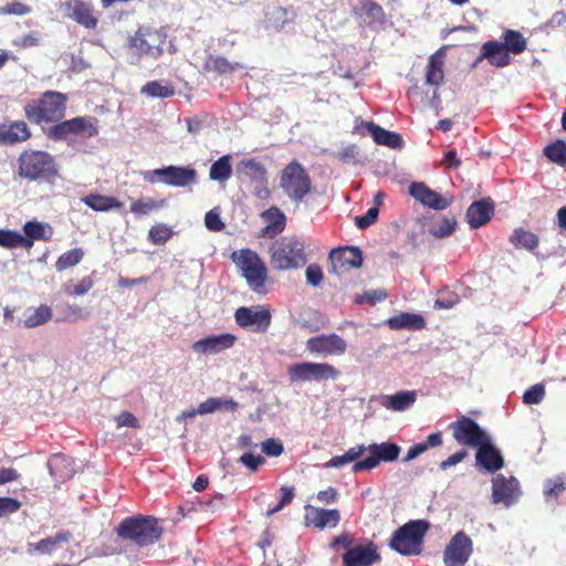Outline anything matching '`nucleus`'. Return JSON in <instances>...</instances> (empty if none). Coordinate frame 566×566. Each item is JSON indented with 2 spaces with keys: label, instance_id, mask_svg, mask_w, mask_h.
<instances>
[{
  "label": "nucleus",
  "instance_id": "1",
  "mask_svg": "<svg viewBox=\"0 0 566 566\" xmlns=\"http://www.w3.org/2000/svg\"><path fill=\"white\" fill-rule=\"evenodd\" d=\"M67 95L57 91H46L24 106L25 117L34 124L60 123L65 116Z\"/></svg>",
  "mask_w": 566,
  "mask_h": 566
},
{
  "label": "nucleus",
  "instance_id": "2",
  "mask_svg": "<svg viewBox=\"0 0 566 566\" xmlns=\"http://www.w3.org/2000/svg\"><path fill=\"white\" fill-rule=\"evenodd\" d=\"M118 537L129 541L139 547H145L158 542L163 535V528L158 520L148 515H136L124 518L116 527Z\"/></svg>",
  "mask_w": 566,
  "mask_h": 566
},
{
  "label": "nucleus",
  "instance_id": "3",
  "mask_svg": "<svg viewBox=\"0 0 566 566\" xmlns=\"http://www.w3.org/2000/svg\"><path fill=\"white\" fill-rule=\"evenodd\" d=\"M18 175L29 181L51 180L59 175V169L50 153L24 149L18 157Z\"/></svg>",
  "mask_w": 566,
  "mask_h": 566
},
{
  "label": "nucleus",
  "instance_id": "4",
  "mask_svg": "<svg viewBox=\"0 0 566 566\" xmlns=\"http://www.w3.org/2000/svg\"><path fill=\"white\" fill-rule=\"evenodd\" d=\"M270 262L273 269L286 271L302 268L306 263L304 243L296 238H282L270 248Z\"/></svg>",
  "mask_w": 566,
  "mask_h": 566
},
{
  "label": "nucleus",
  "instance_id": "5",
  "mask_svg": "<svg viewBox=\"0 0 566 566\" xmlns=\"http://www.w3.org/2000/svg\"><path fill=\"white\" fill-rule=\"evenodd\" d=\"M428 528L423 520L410 521L392 534L389 546L401 555H418Z\"/></svg>",
  "mask_w": 566,
  "mask_h": 566
},
{
  "label": "nucleus",
  "instance_id": "6",
  "mask_svg": "<svg viewBox=\"0 0 566 566\" xmlns=\"http://www.w3.org/2000/svg\"><path fill=\"white\" fill-rule=\"evenodd\" d=\"M280 187L295 203H300L311 193L312 179L305 168L296 160L287 164L281 171Z\"/></svg>",
  "mask_w": 566,
  "mask_h": 566
},
{
  "label": "nucleus",
  "instance_id": "7",
  "mask_svg": "<svg viewBox=\"0 0 566 566\" xmlns=\"http://www.w3.org/2000/svg\"><path fill=\"white\" fill-rule=\"evenodd\" d=\"M232 260L237 263L242 276L254 292H261L266 282L268 269L259 254L250 249L232 253Z\"/></svg>",
  "mask_w": 566,
  "mask_h": 566
},
{
  "label": "nucleus",
  "instance_id": "8",
  "mask_svg": "<svg viewBox=\"0 0 566 566\" xmlns=\"http://www.w3.org/2000/svg\"><path fill=\"white\" fill-rule=\"evenodd\" d=\"M98 134V119L92 116H78L51 126L48 137L53 140H65L70 136L92 138Z\"/></svg>",
  "mask_w": 566,
  "mask_h": 566
},
{
  "label": "nucleus",
  "instance_id": "9",
  "mask_svg": "<svg viewBox=\"0 0 566 566\" xmlns=\"http://www.w3.org/2000/svg\"><path fill=\"white\" fill-rule=\"evenodd\" d=\"M287 374L291 381H325L335 380L340 371L327 363H298L289 367Z\"/></svg>",
  "mask_w": 566,
  "mask_h": 566
},
{
  "label": "nucleus",
  "instance_id": "10",
  "mask_svg": "<svg viewBox=\"0 0 566 566\" xmlns=\"http://www.w3.org/2000/svg\"><path fill=\"white\" fill-rule=\"evenodd\" d=\"M166 35L151 28L140 27L129 39V48L134 49L139 55H150L158 57L164 52Z\"/></svg>",
  "mask_w": 566,
  "mask_h": 566
},
{
  "label": "nucleus",
  "instance_id": "11",
  "mask_svg": "<svg viewBox=\"0 0 566 566\" xmlns=\"http://www.w3.org/2000/svg\"><path fill=\"white\" fill-rule=\"evenodd\" d=\"M449 429L459 444L471 448L481 444L489 437L475 420L467 416H460L449 424Z\"/></svg>",
  "mask_w": 566,
  "mask_h": 566
},
{
  "label": "nucleus",
  "instance_id": "12",
  "mask_svg": "<svg viewBox=\"0 0 566 566\" xmlns=\"http://www.w3.org/2000/svg\"><path fill=\"white\" fill-rule=\"evenodd\" d=\"M235 323L252 333H265L272 322V315L265 306H241L234 312Z\"/></svg>",
  "mask_w": 566,
  "mask_h": 566
},
{
  "label": "nucleus",
  "instance_id": "13",
  "mask_svg": "<svg viewBox=\"0 0 566 566\" xmlns=\"http://www.w3.org/2000/svg\"><path fill=\"white\" fill-rule=\"evenodd\" d=\"M400 450V447L392 442L373 443L368 446L370 455L354 463L353 471H369L377 468L381 461L392 462L398 459Z\"/></svg>",
  "mask_w": 566,
  "mask_h": 566
},
{
  "label": "nucleus",
  "instance_id": "14",
  "mask_svg": "<svg viewBox=\"0 0 566 566\" xmlns=\"http://www.w3.org/2000/svg\"><path fill=\"white\" fill-rule=\"evenodd\" d=\"M473 553V542L463 532H457L443 552L446 566H464Z\"/></svg>",
  "mask_w": 566,
  "mask_h": 566
},
{
  "label": "nucleus",
  "instance_id": "15",
  "mask_svg": "<svg viewBox=\"0 0 566 566\" xmlns=\"http://www.w3.org/2000/svg\"><path fill=\"white\" fill-rule=\"evenodd\" d=\"M61 9L66 17L86 29L94 30L98 24V18L91 1L67 0L62 3Z\"/></svg>",
  "mask_w": 566,
  "mask_h": 566
},
{
  "label": "nucleus",
  "instance_id": "16",
  "mask_svg": "<svg viewBox=\"0 0 566 566\" xmlns=\"http://www.w3.org/2000/svg\"><path fill=\"white\" fill-rule=\"evenodd\" d=\"M306 349L323 356H340L347 349L346 342L337 334H321L306 340Z\"/></svg>",
  "mask_w": 566,
  "mask_h": 566
},
{
  "label": "nucleus",
  "instance_id": "17",
  "mask_svg": "<svg viewBox=\"0 0 566 566\" xmlns=\"http://www.w3.org/2000/svg\"><path fill=\"white\" fill-rule=\"evenodd\" d=\"M342 560L344 566H373L380 560V554L374 542L366 541L346 551Z\"/></svg>",
  "mask_w": 566,
  "mask_h": 566
},
{
  "label": "nucleus",
  "instance_id": "18",
  "mask_svg": "<svg viewBox=\"0 0 566 566\" xmlns=\"http://www.w3.org/2000/svg\"><path fill=\"white\" fill-rule=\"evenodd\" d=\"M520 483L516 478H505L503 474H497L492 480V500L493 503H503L505 506H511L518 499Z\"/></svg>",
  "mask_w": 566,
  "mask_h": 566
},
{
  "label": "nucleus",
  "instance_id": "19",
  "mask_svg": "<svg viewBox=\"0 0 566 566\" xmlns=\"http://www.w3.org/2000/svg\"><path fill=\"white\" fill-rule=\"evenodd\" d=\"M329 260L333 272L339 274L350 269L360 268L363 264V254L356 247H345L332 250L329 252Z\"/></svg>",
  "mask_w": 566,
  "mask_h": 566
},
{
  "label": "nucleus",
  "instance_id": "20",
  "mask_svg": "<svg viewBox=\"0 0 566 566\" xmlns=\"http://www.w3.org/2000/svg\"><path fill=\"white\" fill-rule=\"evenodd\" d=\"M410 196L434 210H443L448 208L451 201L441 196L436 190L430 189L423 182L413 181L409 186Z\"/></svg>",
  "mask_w": 566,
  "mask_h": 566
},
{
  "label": "nucleus",
  "instance_id": "21",
  "mask_svg": "<svg viewBox=\"0 0 566 566\" xmlns=\"http://www.w3.org/2000/svg\"><path fill=\"white\" fill-rule=\"evenodd\" d=\"M305 524L323 530L326 527H336L340 521V513L338 510L318 509L312 505L305 506Z\"/></svg>",
  "mask_w": 566,
  "mask_h": 566
},
{
  "label": "nucleus",
  "instance_id": "22",
  "mask_svg": "<svg viewBox=\"0 0 566 566\" xmlns=\"http://www.w3.org/2000/svg\"><path fill=\"white\" fill-rule=\"evenodd\" d=\"M483 60H488L494 67H505L511 63V55L501 41L490 40L482 44L474 65Z\"/></svg>",
  "mask_w": 566,
  "mask_h": 566
},
{
  "label": "nucleus",
  "instance_id": "23",
  "mask_svg": "<svg viewBox=\"0 0 566 566\" xmlns=\"http://www.w3.org/2000/svg\"><path fill=\"white\" fill-rule=\"evenodd\" d=\"M476 463L489 472H496L504 467V459L499 449H496L488 437L485 441L475 447Z\"/></svg>",
  "mask_w": 566,
  "mask_h": 566
},
{
  "label": "nucleus",
  "instance_id": "24",
  "mask_svg": "<svg viewBox=\"0 0 566 566\" xmlns=\"http://www.w3.org/2000/svg\"><path fill=\"white\" fill-rule=\"evenodd\" d=\"M494 214V202L491 198H483L472 202L467 210V221L472 229L486 224Z\"/></svg>",
  "mask_w": 566,
  "mask_h": 566
},
{
  "label": "nucleus",
  "instance_id": "25",
  "mask_svg": "<svg viewBox=\"0 0 566 566\" xmlns=\"http://www.w3.org/2000/svg\"><path fill=\"white\" fill-rule=\"evenodd\" d=\"M237 337L230 333H223L217 336H208L192 344V349L199 354H217L231 348Z\"/></svg>",
  "mask_w": 566,
  "mask_h": 566
},
{
  "label": "nucleus",
  "instance_id": "26",
  "mask_svg": "<svg viewBox=\"0 0 566 566\" xmlns=\"http://www.w3.org/2000/svg\"><path fill=\"white\" fill-rule=\"evenodd\" d=\"M31 137V130L24 120H13L0 124V144L15 145L27 142Z\"/></svg>",
  "mask_w": 566,
  "mask_h": 566
},
{
  "label": "nucleus",
  "instance_id": "27",
  "mask_svg": "<svg viewBox=\"0 0 566 566\" xmlns=\"http://www.w3.org/2000/svg\"><path fill=\"white\" fill-rule=\"evenodd\" d=\"M73 464L72 458L63 453H55L48 460L50 474L59 483H63L74 475L75 469Z\"/></svg>",
  "mask_w": 566,
  "mask_h": 566
},
{
  "label": "nucleus",
  "instance_id": "28",
  "mask_svg": "<svg viewBox=\"0 0 566 566\" xmlns=\"http://www.w3.org/2000/svg\"><path fill=\"white\" fill-rule=\"evenodd\" d=\"M72 538V533L70 531H62L56 533L54 536H50L39 541L38 543H28L27 552L32 554L40 555H51L55 552L62 543H67Z\"/></svg>",
  "mask_w": 566,
  "mask_h": 566
},
{
  "label": "nucleus",
  "instance_id": "29",
  "mask_svg": "<svg viewBox=\"0 0 566 566\" xmlns=\"http://www.w3.org/2000/svg\"><path fill=\"white\" fill-rule=\"evenodd\" d=\"M444 57L443 49H439L429 56L426 66V84L431 86H440L444 80Z\"/></svg>",
  "mask_w": 566,
  "mask_h": 566
},
{
  "label": "nucleus",
  "instance_id": "30",
  "mask_svg": "<svg viewBox=\"0 0 566 566\" xmlns=\"http://www.w3.org/2000/svg\"><path fill=\"white\" fill-rule=\"evenodd\" d=\"M165 184L172 187H186L196 182L197 171L190 167H166Z\"/></svg>",
  "mask_w": 566,
  "mask_h": 566
},
{
  "label": "nucleus",
  "instance_id": "31",
  "mask_svg": "<svg viewBox=\"0 0 566 566\" xmlns=\"http://www.w3.org/2000/svg\"><path fill=\"white\" fill-rule=\"evenodd\" d=\"M262 217L269 223L261 229V237L274 238L284 230L286 218L277 207H271L262 213Z\"/></svg>",
  "mask_w": 566,
  "mask_h": 566
},
{
  "label": "nucleus",
  "instance_id": "32",
  "mask_svg": "<svg viewBox=\"0 0 566 566\" xmlns=\"http://www.w3.org/2000/svg\"><path fill=\"white\" fill-rule=\"evenodd\" d=\"M391 329L420 331L426 327V321L422 315L416 313H400L387 321Z\"/></svg>",
  "mask_w": 566,
  "mask_h": 566
},
{
  "label": "nucleus",
  "instance_id": "33",
  "mask_svg": "<svg viewBox=\"0 0 566 566\" xmlns=\"http://www.w3.org/2000/svg\"><path fill=\"white\" fill-rule=\"evenodd\" d=\"M82 201L96 212H108L123 208V202L113 196L101 193H88L82 198Z\"/></svg>",
  "mask_w": 566,
  "mask_h": 566
},
{
  "label": "nucleus",
  "instance_id": "34",
  "mask_svg": "<svg viewBox=\"0 0 566 566\" xmlns=\"http://www.w3.org/2000/svg\"><path fill=\"white\" fill-rule=\"evenodd\" d=\"M417 399L415 390L398 391L395 395H387L381 398V406L392 411H403L410 408Z\"/></svg>",
  "mask_w": 566,
  "mask_h": 566
},
{
  "label": "nucleus",
  "instance_id": "35",
  "mask_svg": "<svg viewBox=\"0 0 566 566\" xmlns=\"http://www.w3.org/2000/svg\"><path fill=\"white\" fill-rule=\"evenodd\" d=\"M365 126L376 144L388 146L394 149L402 146V137L398 133L387 130L373 122H367Z\"/></svg>",
  "mask_w": 566,
  "mask_h": 566
},
{
  "label": "nucleus",
  "instance_id": "36",
  "mask_svg": "<svg viewBox=\"0 0 566 566\" xmlns=\"http://www.w3.org/2000/svg\"><path fill=\"white\" fill-rule=\"evenodd\" d=\"M296 13L284 7H275L272 11L266 13L268 28L276 32L282 31L286 25L294 22Z\"/></svg>",
  "mask_w": 566,
  "mask_h": 566
},
{
  "label": "nucleus",
  "instance_id": "37",
  "mask_svg": "<svg viewBox=\"0 0 566 566\" xmlns=\"http://www.w3.org/2000/svg\"><path fill=\"white\" fill-rule=\"evenodd\" d=\"M167 207L166 199H154L150 197H140L136 200H133L130 203V212L137 217L148 216L153 212H156L163 208Z\"/></svg>",
  "mask_w": 566,
  "mask_h": 566
},
{
  "label": "nucleus",
  "instance_id": "38",
  "mask_svg": "<svg viewBox=\"0 0 566 566\" xmlns=\"http://www.w3.org/2000/svg\"><path fill=\"white\" fill-rule=\"evenodd\" d=\"M237 171L255 184L266 181V168L255 159L241 160L237 166Z\"/></svg>",
  "mask_w": 566,
  "mask_h": 566
},
{
  "label": "nucleus",
  "instance_id": "39",
  "mask_svg": "<svg viewBox=\"0 0 566 566\" xmlns=\"http://www.w3.org/2000/svg\"><path fill=\"white\" fill-rule=\"evenodd\" d=\"M509 241L514 248L524 249L530 252L534 251L539 244L537 234L523 228L514 229Z\"/></svg>",
  "mask_w": 566,
  "mask_h": 566
},
{
  "label": "nucleus",
  "instance_id": "40",
  "mask_svg": "<svg viewBox=\"0 0 566 566\" xmlns=\"http://www.w3.org/2000/svg\"><path fill=\"white\" fill-rule=\"evenodd\" d=\"M566 490V473H560L545 480L543 485V496L546 502H557L558 497Z\"/></svg>",
  "mask_w": 566,
  "mask_h": 566
},
{
  "label": "nucleus",
  "instance_id": "41",
  "mask_svg": "<svg viewBox=\"0 0 566 566\" xmlns=\"http://www.w3.org/2000/svg\"><path fill=\"white\" fill-rule=\"evenodd\" d=\"M502 38V44L510 54L518 55L527 48V41L520 31L512 29L505 30Z\"/></svg>",
  "mask_w": 566,
  "mask_h": 566
},
{
  "label": "nucleus",
  "instance_id": "42",
  "mask_svg": "<svg viewBox=\"0 0 566 566\" xmlns=\"http://www.w3.org/2000/svg\"><path fill=\"white\" fill-rule=\"evenodd\" d=\"M443 442L442 440V433L440 431L431 433L427 437L426 441L415 443L411 446L403 458L405 462H409L420 454L424 453L430 448L439 447Z\"/></svg>",
  "mask_w": 566,
  "mask_h": 566
},
{
  "label": "nucleus",
  "instance_id": "43",
  "mask_svg": "<svg viewBox=\"0 0 566 566\" xmlns=\"http://www.w3.org/2000/svg\"><path fill=\"white\" fill-rule=\"evenodd\" d=\"M231 160V155L221 156L211 165L209 178L218 182H226L232 175Z\"/></svg>",
  "mask_w": 566,
  "mask_h": 566
},
{
  "label": "nucleus",
  "instance_id": "44",
  "mask_svg": "<svg viewBox=\"0 0 566 566\" xmlns=\"http://www.w3.org/2000/svg\"><path fill=\"white\" fill-rule=\"evenodd\" d=\"M0 247L10 250L21 247L30 250L31 243L28 239H24L23 234L15 230L0 229Z\"/></svg>",
  "mask_w": 566,
  "mask_h": 566
},
{
  "label": "nucleus",
  "instance_id": "45",
  "mask_svg": "<svg viewBox=\"0 0 566 566\" xmlns=\"http://www.w3.org/2000/svg\"><path fill=\"white\" fill-rule=\"evenodd\" d=\"M84 251L82 248H74L61 254L56 262L55 269L57 272H63L72 266L77 265L84 258Z\"/></svg>",
  "mask_w": 566,
  "mask_h": 566
},
{
  "label": "nucleus",
  "instance_id": "46",
  "mask_svg": "<svg viewBox=\"0 0 566 566\" xmlns=\"http://www.w3.org/2000/svg\"><path fill=\"white\" fill-rule=\"evenodd\" d=\"M52 308L49 305L42 304L31 311L25 317L23 324L28 328L38 327L52 318Z\"/></svg>",
  "mask_w": 566,
  "mask_h": 566
},
{
  "label": "nucleus",
  "instance_id": "47",
  "mask_svg": "<svg viewBox=\"0 0 566 566\" xmlns=\"http://www.w3.org/2000/svg\"><path fill=\"white\" fill-rule=\"evenodd\" d=\"M544 155L554 164L565 165L566 164V143L562 139H557L554 143L548 144L544 148Z\"/></svg>",
  "mask_w": 566,
  "mask_h": 566
},
{
  "label": "nucleus",
  "instance_id": "48",
  "mask_svg": "<svg viewBox=\"0 0 566 566\" xmlns=\"http://www.w3.org/2000/svg\"><path fill=\"white\" fill-rule=\"evenodd\" d=\"M140 92L150 97L167 98L175 94V88L172 85H163L158 81H150L142 87Z\"/></svg>",
  "mask_w": 566,
  "mask_h": 566
},
{
  "label": "nucleus",
  "instance_id": "49",
  "mask_svg": "<svg viewBox=\"0 0 566 566\" xmlns=\"http://www.w3.org/2000/svg\"><path fill=\"white\" fill-rule=\"evenodd\" d=\"M455 226V217L449 214L444 216L438 224L430 228L429 232L436 238H446L454 232Z\"/></svg>",
  "mask_w": 566,
  "mask_h": 566
},
{
  "label": "nucleus",
  "instance_id": "50",
  "mask_svg": "<svg viewBox=\"0 0 566 566\" xmlns=\"http://www.w3.org/2000/svg\"><path fill=\"white\" fill-rule=\"evenodd\" d=\"M171 237V228L164 223H157L148 231V240L154 244H165Z\"/></svg>",
  "mask_w": 566,
  "mask_h": 566
},
{
  "label": "nucleus",
  "instance_id": "51",
  "mask_svg": "<svg viewBox=\"0 0 566 566\" xmlns=\"http://www.w3.org/2000/svg\"><path fill=\"white\" fill-rule=\"evenodd\" d=\"M361 11L369 19V23L382 22L385 18L382 7L374 0H363Z\"/></svg>",
  "mask_w": 566,
  "mask_h": 566
},
{
  "label": "nucleus",
  "instance_id": "52",
  "mask_svg": "<svg viewBox=\"0 0 566 566\" xmlns=\"http://www.w3.org/2000/svg\"><path fill=\"white\" fill-rule=\"evenodd\" d=\"M206 69L208 71H213L219 74L231 73L235 70L234 65L231 64L226 57L212 55H210L209 59L207 60Z\"/></svg>",
  "mask_w": 566,
  "mask_h": 566
},
{
  "label": "nucleus",
  "instance_id": "53",
  "mask_svg": "<svg viewBox=\"0 0 566 566\" xmlns=\"http://www.w3.org/2000/svg\"><path fill=\"white\" fill-rule=\"evenodd\" d=\"M94 285V281L90 276H84L77 284L64 285V292L70 296H82L85 295Z\"/></svg>",
  "mask_w": 566,
  "mask_h": 566
},
{
  "label": "nucleus",
  "instance_id": "54",
  "mask_svg": "<svg viewBox=\"0 0 566 566\" xmlns=\"http://www.w3.org/2000/svg\"><path fill=\"white\" fill-rule=\"evenodd\" d=\"M24 239H28L33 247L34 240H43L44 238V226L38 221H28L23 226Z\"/></svg>",
  "mask_w": 566,
  "mask_h": 566
},
{
  "label": "nucleus",
  "instance_id": "55",
  "mask_svg": "<svg viewBox=\"0 0 566 566\" xmlns=\"http://www.w3.org/2000/svg\"><path fill=\"white\" fill-rule=\"evenodd\" d=\"M545 396V387L542 384H535L523 395V402L526 405H537Z\"/></svg>",
  "mask_w": 566,
  "mask_h": 566
},
{
  "label": "nucleus",
  "instance_id": "56",
  "mask_svg": "<svg viewBox=\"0 0 566 566\" xmlns=\"http://www.w3.org/2000/svg\"><path fill=\"white\" fill-rule=\"evenodd\" d=\"M239 463L254 473L258 472L260 468L265 463V459L260 454L255 455L251 452H245L239 458Z\"/></svg>",
  "mask_w": 566,
  "mask_h": 566
},
{
  "label": "nucleus",
  "instance_id": "57",
  "mask_svg": "<svg viewBox=\"0 0 566 566\" xmlns=\"http://www.w3.org/2000/svg\"><path fill=\"white\" fill-rule=\"evenodd\" d=\"M264 454L268 457H280L284 452L283 443L274 438L266 439L261 443Z\"/></svg>",
  "mask_w": 566,
  "mask_h": 566
},
{
  "label": "nucleus",
  "instance_id": "58",
  "mask_svg": "<svg viewBox=\"0 0 566 566\" xmlns=\"http://www.w3.org/2000/svg\"><path fill=\"white\" fill-rule=\"evenodd\" d=\"M305 276L307 284L312 286H318L324 279L323 270L316 263H312L306 268Z\"/></svg>",
  "mask_w": 566,
  "mask_h": 566
},
{
  "label": "nucleus",
  "instance_id": "59",
  "mask_svg": "<svg viewBox=\"0 0 566 566\" xmlns=\"http://www.w3.org/2000/svg\"><path fill=\"white\" fill-rule=\"evenodd\" d=\"M378 214H379L378 207H371L366 211V213L364 216H358L355 218V224L359 229H366L376 222Z\"/></svg>",
  "mask_w": 566,
  "mask_h": 566
},
{
  "label": "nucleus",
  "instance_id": "60",
  "mask_svg": "<svg viewBox=\"0 0 566 566\" xmlns=\"http://www.w3.org/2000/svg\"><path fill=\"white\" fill-rule=\"evenodd\" d=\"M280 492L282 497L277 505L266 512V516H271L274 513L281 511L285 505L290 504L294 497V489L289 486H281Z\"/></svg>",
  "mask_w": 566,
  "mask_h": 566
},
{
  "label": "nucleus",
  "instance_id": "61",
  "mask_svg": "<svg viewBox=\"0 0 566 566\" xmlns=\"http://www.w3.org/2000/svg\"><path fill=\"white\" fill-rule=\"evenodd\" d=\"M205 224L207 229L210 231H221L224 228V223L222 222L219 212L216 209L208 211L205 216Z\"/></svg>",
  "mask_w": 566,
  "mask_h": 566
},
{
  "label": "nucleus",
  "instance_id": "62",
  "mask_svg": "<svg viewBox=\"0 0 566 566\" xmlns=\"http://www.w3.org/2000/svg\"><path fill=\"white\" fill-rule=\"evenodd\" d=\"M21 503L13 497H0V517L19 511Z\"/></svg>",
  "mask_w": 566,
  "mask_h": 566
},
{
  "label": "nucleus",
  "instance_id": "63",
  "mask_svg": "<svg viewBox=\"0 0 566 566\" xmlns=\"http://www.w3.org/2000/svg\"><path fill=\"white\" fill-rule=\"evenodd\" d=\"M30 12V7L27 4L13 1L11 3H8L6 7L0 8L1 14H15V15H24Z\"/></svg>",
  "mask_w": 566,
  "mask_h": 566
},
{
  "label": "nucleus",
  "instance_id": "64",
  "mask_svg": "<svg viewBox=\"0 0 566 566\" xmlns=\"http://www.w3.org/2000/svg\"><path fill=\"white\" fill-rule=\"evenodd\" d=\"M117 427H128L133 429L139 428V421L137 418L129 411H123L116 417Z\"/></svg>",
  "mask_w": 566,
  "mask_h": 566
}]
</instances>
